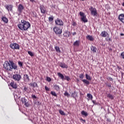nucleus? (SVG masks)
Returning <instances> with one entry per match:
<instances>
[{"instance_id": "obj_1", "label": "nucleus", "mask_w": 124, "mask_h": 124, "mask_svg": "<svg viewBox=\"0 0 124 124\" xmlns=\"http://www.w3.org/2000/svg\"><path fill=\"white\" fill-rule=\"evenodd\" d=\"M3 67L7 71H12L13 69L14 70H17L18 69L17 64L14 63L12 60L5 61L3 64Z\"/></svg>"}, {"instance_id": "obj_2", "label": "nucleus", "mask_w": 124, "mask_h": 124, "mask_svg": "<svg viewBox=\"0 0 124 124\" xmlns=\"http://www.w3.org/2000/svg\"><path fill=\"white\" fill-rule=\"evenodd\" d=\"M17 27L20 31H28L31 28V23L24 19H22L17 24Z\"/></svg>"}, {"instance_id": "obj_3", "label": "nucleus", "mask_w": 124, "mask_h": 124, "mask_svg": "<svg viewBox=\"0 0 124 124\" xmlns=\"http://www.w3.org/2000/svg\"><path fill=\"white\" fill-rule=\"evenodd\" d=\"M10 47L13 50H19L20 49V45L15 43H12L10 44Z\"/></svg>"}, {"instance_id": "obj_4", "label": "nucleus", "mask_w": 124, "mask_h": 124, "mask_svg": "<svg viewBox=\"0 0 124 124\" xmlns=\"http://www.w3.org/2000/svg\"><path fill=\"white\" fill-rule=\"evenodd\" d=\"M79 15L81 17V21H82V22H84V23L88 22V19H87V17L86 16V15H85V13H84L82 12H80Z\"/></svg>"}, {"instance_id": "obj_5", "label": "nucleus", "mask_w": 124, "mask_h": 124, "mask_svg": "<svg viewBox=\"0 0 124 124\" xmlns=\"http://www.w3.org/2000/svg\"><path fill=\"white\" fill-rule=\"evenodd\" d=\"M12 78L15 81H16V82H19L21 79H22V77H21V75L19 74H16L13 75Z\"/></svg>"}, {"instance_id": "obj_6", "label": "nucleus", "mask_w": 124, "mask_h": 124, "mask_svg": "<svg viewBox=\"0 0 124 124\" xmlns=\"http://www.w3.org/2000/svg\"><path fill=\"white\" fill-rule=\"evenodd\" d=\"M89 10L90 11L91 15H93V16H94L97 15V10H96L95 8H93V7L91 6L89 9Z\"/></svg>"}, {"instance_id": "obj_7", "label": "nucleus", "mask_w": 124, "mask_h": 124, "mask_svg": "<svg viewBox=\"0 0 124 124\" xmlns=\"http://www.w3.org/2000/svg\"><path fill=\"white\" fill-rule=\"evenodd\" d=\"M53 31L56 34H61L62 33V29L59 27H55L53 28Z\"/></svg>"}, {"instance_id": "obj_8", "label": "nucleus", "mask_w": 124, "mask_h": 124, "mask_svg": "<svg viewBox=\"0 0 124 124\" xmlns=\"http://www.w3.org/2000/svg\"><path fill=\"white\" fill-rule=\"evenodd\" d=\"M21 101L22 102L23 104H24L25 106L26 107H29L30 106V104L28 102V100H26L25 98H22L21 99Z\"/></svg>"}, {"instance_id": "obj_9", "label": "nucleus", "mask_w": 124, "mask_h": 124, "mask_svg": "<svg viewBox=\"0 0 124 124\" xmlns=\"http://www.w3.org/2000/svg\"><path fill=\"white\" fill-rule=\"evenodd\" d=\"M4 7L8 11V12L10 11L12 12L13 9V5L12 4L6 5Z\"/></svg>"}, {"instance_id": "obj_10", "label": "nucleus", "mask_w": 124, "mask_h": 124, "mask_svg": "<svg viewBox=\"0 0 124 124\" xmlns=\"http://www.w3.org/2000/svg\"><path fill=\"white\" fill-rule=\"evenodd\" d=\"M55 23L58 26H63V21L59 18H57L55 20Z\"/></svg>"}, {"instance_id": "obj_11", "label": "nucleus", "mask_w": 124, "mask_h": 124, "mask_svg": "<svg viewBox=\"0 0 124 124\" xmlns=\"http://www.w3.org/2000/svg\"><path fill=\"white\" fill-rule=\"evenodd\" d=\"M23 10H24V6L23 5L20 4L17 7V11L18 13H22L23 12Z\"/></svg>"}, {"instance_id": "obj_12", "label": "nucleus", "mask_w": 124, "mask_h": 124, "mask_svg": "<svg viewBox=\"0 0 124 124\" xmlns=\"http://www.w3.org/2000/svg\"><path fill=\"white\" fill-rule=\"evenodd\" d=\"M118 20L122 22V24L124 25V14H121L118 16Z\"/></svg>"}, {"instance_id": "obj_13", "label": "nucleus", "mask_w": 124, "mask_h": 124, "mask_svg": "<svg viewBox=\"0 0 124 124\" xmlns=\"http://www.w3.org/2000/svg\"><path fill=\"white\" fill-rule=\"evenodd\" d=\"M23 81L24 82H30V77L27 74H25L23 76Z\"/></svg>"}, {"instance_id": "obj_14", "label": "nucleus", "mask_w": 124, "mask_h": 124, "mask_svg": "<svg viewBox=\"0 0 124 124\" xmlns=\"http://www.w3.org/2000/svg\"><path fill=\"white\" fill-rule=\"evenodd\" d=\"M10 86L13 88V89H17V87L18 86H17V84L14 82V81L12 80V81L10 83Z\"/></svg>"}, {"instance_id": "obj_15", "label": "nucleus", "mask_w": 124, "mask_h": 124, "mask_svg": "<svg viewBox=\"0 0 124 124\" xmlns=\"http://www.w3.org/2000/svg\"><path fill=\"white\" fill-rule=\"evenodd\" d=\"M40 9L41 13H43V14H45V13H46V8L44 5H41L40 6Z\"/></svg>"}, {"instance_id": "obj_16", "label": "nucleus", "mask_w": 124, "mask_h": 124, "mask_svg": "<svg viewBox=\"0 0 124 124\" xmlns=\"http://www.w3.org/2000/svg\"><path fill=\"white\" fill-rule=\"evenodd\" d=\"M63 35L65 37H69V36H70V32L68 31H66L64 32Z\"/></svg>"}, {"instance_id": "obj_17", "label": "nucleus", "mask_w": 124, "mask_h": 124, "mask_svg": "<svg viewBox=\"0 0 124 124\" xmlns=\"http://www.w3.org/2000/svg\"><path fill=\"white\" fill-rule=\"evenodd\" d=\"M107 34H108V33L106 32V31H103L101 33L100 35L102 37H106L107 36Z\"/></svg>"}, {"instance_id": "obj_18", "label": "nucleus", "mask_w": 124, "mask_h": 124, "mask_svg": "<svg viewBox=\"0 0 124 124\" xmlns=\"http://www.w3.org/2000/svg\"><path fill=\"white\" fill-rule=\"evenodd\" d=\"M60 66L62 68H68V66H67V65H66L64 62H61L60 63Z\"/></svg>"}, {"instance_id": "obj_19", "label": "nucleus", "mask_w": 124, "mask_h": 124, "mask_svg": "<svg viewBox=\"0 0 124 124\" xmlns=\"http://www.w3.org/2000/svg\"><path fill=\"white\" fill-rule=\"evenodd\" d=\"M1 20L2 21H3V22H4V23H5V24H7L8 23V19H7V18H6L5 16H2L1 17Z\"/></svg>"}, {"instance_id": "obj_20", "label": "nucleus", "mask_w": 124, "mask_h": 124, "mask_svg": "<svg viewBox=\"0 0 124 124\" xmlns=\"http://www.w3.org/2000/svg\"><path fill=\"white\" fill-rule=\"evenodd\" d=\"M86 38L88 40H90V41H93V40H94V39H93V36H91V35H88L86 36Z\"/></svg>"}, {"instance_id": "obj_21", "label": "nucleus", "mask_w": 124, "mask_h": 124, "mask_svg": "<svg viewBox=\"0 0 124 124\" xmlns=\"http://www.w3.org/2000/svg\"><path fill=\"white\" fill-rule=\"evenodd\" d=\"M53 86L55 90L57 91V92H59V91L61 90V88H60V86L59 85L54 84H53Z\"/></svg>"}, {"instance_id": "obj_22", "label": "nucleus", "mask_w": 124, "mask_h": 124, "mask_svg": "<svg viewBox=\"0 0 124 124\" xmlns=\"http://www.w3.org/2000/svg\"><path fill=\"white\" fill-rule=\"evenodd\" d=\"M87 96L88 97L87 100H93V95L91 93H88L87 95Z\"/></svg>"}, {"instance_id": "obj_23", "label": "nucleus", "mask_w": 124, "mask_h": 124, "mask_svg": "<svg viewBox=\"0 0 124 124\" xmlns=\"http://www.w3.org/2000/svg\"><path fill=\"white\" fill-rule=\"evenodd\" d=\"M74 46H76V47H78L79 45H80V41L79 40H77L76 41L74 44H73Z\"/></svg>"}, {"instance_id": "obj_24", "label": "nucleus", "mask_w": 124, "mask_h": 124, "mask_svg": "<svg viewBox=\"0 0 124 124\" xmlns=\"http://www.w3.org/2000/svg\"><path fill=\"white\" fill-rule=\"evenodd\" d=\"M58 76L61 78L62 80H64V77L63 76V75H62L61 73H57Z\"/></svg>"}, {"instance_id": "obj_25", "label": "nucleus", "mask_w": 124, "mask_h": 124, "mask_svg": "<svg viewBox=\"0 0 124 124\" xmlns=\"http://www.w3.org/2000/svg\"><path fill=\"white\" fill-rule=\"evenodd\" d=\"M81 115H82V116H85V117H87V116H88V115H89L88 112L85 111L84 110H82L81 112Z\"/></svg>"}, {"instance_id": "obj_26", "label": "nucleus", "mask_w": 124, "mask_h": 124, "mask_svg": "<svg viewBox=\"0 0 124 124\" xmlns=\"http://www.w3.org/2000/svg\"><path fill=\"white\" fill-rule=\"evenodd\" d=\"M54 49L56 50V52H57L58 53H61V49H60V47L56 46L54 47Z\"/></svg>"}, {"instance_id": "obj_27", "label": "nucleus", "mask_w": 124, "mask_h": 124, "mask_svg": "<svg viewBox=\"0 0 124 124\" xmlns=\"http://www.w3.org/2000/svg\"><path fill=\"white\" fill-rule=\"evenodd\" d=\"M96 47L95 46H91V50L93 51V53H96Z\"/></svg>"}, {"instance_id": "obj_28", "label": "nucleus", "mask_w": 124, "mask_h": 124, "mask_svg": "<svg viewBox=\"0 0 124 124\" xmlns=\"http://www.w3.org/2000/svg\"><path fill=\"white\" fill-rule=\"evenodd\" d=\"M81 81L86 85H90V81H89V80H87V79H82L81 80Z\"/></svg>"}, {"instance_id": "obj_29", "label": "nucleus", "mask_w": 124, "mask_h": 124, "mask_svg": "<svg viewBox=\"0 0 124 124\" xmlns=\"http://www.w3.org/2000/svg\"><path fill=\"white\" fill-rule=\"evenodd\" d=\"M30 85L31 87H33V88L37 87V83H36V82H33L32 83H31L30 84Z\"/></svg>"}, {"instance_id": "obj_30", "label": "nucleus", "mask_w": 124, "mask_h": 124, "mask_svg": "<svg viewBox=\"0 0 124 124\" xmlns=\"http://www.w3.org/2000/svg\"><path fill=\"white\" fill-rule=\"evenodd\" d=\"M107 97H108V98H110V99H111V100L114 99V96L110 93L107 94Z\"/></svg>"}, {"instance_id": "obj_31", "label": "nucleus", "mask_w": 124, "mask_h": 124, "mask_svg": "<svg viewBox=\"0 0 124 124\" xmlns=\"http://www.w3.org/2000/svg\"><path fill=\"white\" fill-rule=\"evenodd\" d=\"M85 76L87 80H89V81H91L92 80V77L88 75V74H86Z\"/></svg>"}, {"instance_id": "obj_32", "label": "nucleus", "mask_w": 124, "mask_h": 124, "mask_svg": "<svg viewBox=\"0 0 124 124\" xmlns=\"http://www.w3.org/2000/svg\"><path fill=\"white\" fill-rule=\"evenodd\" d=\"M71 96L72 97H73V98H75V97L77 96V93H76L75 92H74L73 93H72Z\"/></svg>"}, {"instance_id": "obj_33", "label": "nucleus", "mask_w": 124, "mask_h": 124, "mask_svg": "<svg viewBox=\"0 0 124 124\" xmlns=\"http://www.w3.org/2000/svg\"><path fill=\"white\" fill-rule=\"evenodd\" d=\"M51 94H52V95H53V96H55L56 97H57V96H58L56 92H55L54 91L51 92Z\"/></svg>"}, {"instance_id": "obj_34", "label": "nucleus", "mask_w": 124, "mask_h": 124, "mask_svg": "<svg viewBox=\"0 0 124 124\" xmlns=\"http://www.w3.org/2000/svg\"><path fill=\"white\" fill-rule=\"evenodd\" d=\"M59 113L61 114L62 116H65V113L62 110H59Z\"/></svg>"}, {"instance_id": "obj_35", "label": "nucleus", "mask_w": 124, "mask_h": 124, "mask_svg": "<svg viewBox=\"0 0 124 124\" xmlns=\"http://www.w3.org/2000/svg\"><path fill=\"white\" fill-rule=\"evenodd\" d=\"M53 20H54V16H53L48 17L49 22H52Z\"/></svg>"}, {"instance_id": "obj_36", "label": "nucleus", "mask_w": 124, "mask_h": 124, "mask_svg": "<svg viewBox=\"0 0 124 124\" xmlns=\"http://www.w3.org/2000/svg\"><path fill=\"white\" fill-rule=\"evenodd\" d=\"M18 64L19 65V67H21L22 68H23V62H22L20 61H19L18 62Z\"/></svg>"}, {"instance_id": "obj_37", "label": "nucleus", "mask_w": 124, "mask_h": 124, "mask_svg": "<svg viewBox=\"0 0 124 124\" xmlns=\"http://www.w3.org/2000/svg\"><path fill=\"white\" fill-rule=\"evenodd\" d=\"M72 25L73 27H76V26H77V22H76L75 20H73Z\"/></svg>"}, {"instance_id": "obj_38", "label": "nucleus", "mask_w": 124, "mask_h": 124, "mask_svg": "<svg viewBox=\"0 0 124 124\" xmlns=\"http://www.w3.org/2000/svg\"><path fill=\"white\" fill-rule=\"evenodd\" d=\"M64 95L65 96H67V97H69V93H67V91H65V93H64Z\"/></svg>"}, {"instance_id": "obj_39", "label": "nucleus", "mask_w": 124, "mask_h": 124, "mask_svg": "<svg viewBox=\"0 0 124 124\" xmlns=\"http://www.w3.org/2000/svg\"><path fill=\"white\" fill-rule=\"evenodd\" d=\"M28 53L31 57H33V53L31 51H28Z\"/></svg>"}, {"instance_id": "obj_40", "label": "nucleus", "mask_w": 124, "mask_h": 124, "mask_svg": "<svg viewBox=\"0 0 124 124\" xmlns=\"http://www.w3.org/2000/svg\"><path fill=\"white\" fill-rule=\"evenodd\" d=\"M79 77L80 79H84V77H85V76L84 75V74H81L79 75Z\"/></svg>"}, {"instance_id": "obj_41", "label": "nucleus", "mask_w": 124, "mask_h": 124, "mask_svg": "<svg viewBox=\"0 0 124 124\" xmlns=\"http://www.w3.org/2000/svg\"><path fill=\"white\" fill-rule=\"evenodd\" d=\"M105 84L106 85V86H108V88H111V87L110 83H109V82H106Z\"/></svg>"}, {"instance_id": "obj_42", "label": "nucleus", "mask_w": 124, "mask_h": 124, "mask_svg": "<svg viewBox=\"0 0 124 124\" xmlns=\"http://www.w3.org/2000/svg\"><path fill=\"white\" fill-rule=\"evenodd\" d=\"M46 81H47V82H51V81H52V79H51V78L50 77H47Z\"/></svg>"}, {"instance_id": "obj_43", "label": "nucleus", "mask_w": 124, "mask_h": 124, "mask_svg": "<svg viewBox=\"0 0 124 124\" xmlns=\"http://www.w3.org/2000/svg\"><path fill=\"white\" fill-rule=\"evenodd\" d=\"M121 57L124 60V52L121 53Z\"/></svg>"}, {"instance_id": "obj_44", "label": "nucleus", "mask_w": 124, "mask_h": 124, "mask_svg": "<svg viewBox=\"0 0 124 124\" xmlns=\"http://www.w3.org/2000/svg\"><path fill=\"white\" fill-rule=\"evenodd\" d=\"M31 98H32V99H34V100L36 99V96H35V95L32 94Z\"/></svg>"}, {"instance_id": "obj_45", "label": "nucleus", "mask_w": 124, "mask_h": 124, "mask_svg": "<svg viewBox=\"0 0 124 124\" xmlns=\"http://www.w3.org/2000/svg\"><path fill=\"white\" fill-rule=\"evenodd\" d=\"M65 79L67 80V81H70V78L68 76H65Z\"/></svg>"}, {"instance_id": "obj_46", "label": "nucleus", "mask_w": 124, "mask_h": 124, "mask_svg": "<svg viewBox=\"0 0 124 124\" xmlns=\"http://www.w3.org/2000/svg\"><path fill=\"white\" fill-rule=\"evenodd\" d=\"M107 79V80H109V81H111V82H113V78L111 77H108Z\"/></svg>"}, {"instance_id": "obj_47", "label": "nucleus", "mask_w": 124, "mask_h": 124, "mask_svg": "<svg viewBox=\"0 0 124 124\" xmlns=\"http://www.w3.org/2000/svg\"><path fill=\"white\" fill-rule=\"evenodd\" d=\"M45 88L46 91H50V88H48L47 86H45Z\"/></svg>"}, {"instance_id": "obj_48", "label": "nucleus", "mask_w": 124, "mask_h": 124, "mask_svg": "<svg viewBox=\"0 0 124 124\" xmlns=\"http://www.w3.org/2000/svg\"><path fill=\"white\" fill-rule=\"evenodd\" d=\"M107 122H109V123H111V119L110 118H107Z\"/></svg>"}, {"instance_id": "obj_49", "label": "nucleus", "mask_w": 124, "mask_h": 124, "mask_svg": "<svg viewBox=\"0 0 124 124\" xmlns=\"http://www.w3.org/2000/svg\"><path fill=\"white\" fill-rule=\"evenodd\" d=\"M27 90H28V87L25 86L24 88V90L25 91V92H27Z\"/></svg>"}, {"instance_id": "obj_50", "label": "nucleus", "mask_w": 124, "mask_h": 124, "mask_svg": "<svg viewBox=\"0 0 124 124\" xmlns=\"http://www.w3.org/2000/svg\"><path fill=\"white\" fill-rule=\"evenodd\" d=\"M80 121H82V122H84V123H86V120L83 119L82 118H80Z\"/></svg>"}, {"instance_id": "obj_51", "label": "nucleus", "mask_w": 124, "mask_h": 124, "mask_svg": "<svg viewBox=\"0 0 124 124\" xmlns=\"http://www.w3.org/2000/svg\"><path fill=\"white\" fill-rule=\"evenodd\" d=\"M76 34H77V33H76V32H74L73 33V35H76Z\"/></svg>"}, {"instance_id": "obj_52", "label": "nucleus", "mask_w": 124, "mask_h": 124, "mask_svg": "<svg viewBox=\"0 0 124 124\" xmlns=\"http://www.w3.org/2000/svg\"><path fill=\"white\" fill-rule=\"evenodd\" d=\"M120 35H121V36H124V34L123 33H121L120 34Z\"/></svg>"}, {"instance_id": "obj_53", "label": "nucleus", "mask_w": 124, "mask_h": 124, "mask_svg": "<svg viewBox=\"0 0 124 124\" xmlns=\"http://www.w3.org/2000/svg\"><path fill=\"white\" fill-rule=\"evenodd\" d=\"M92 102L93 103V104H94V103H95V101H92Z\"/></svg>"}, {"instance_id": "obj_54", "label": "nucleus", "mask_w": 124, "mask_h": 124, "mask_svg": "<svg viewBox=\"0 0 124 124\" xmlns=\"http://www.w3.org/2000/svg\"><path fill=\"white\" fill-rule=\"evenodd\" d=\"M124 76V73H122V77Z\"/></svg>"}, {"instance_id": "obj_55", "label": "nucleus", "mask_w": 124, "mask_h": 124, "mask_svg": "<svg viewBox=\"0 0 124 124\" xmlns=\"http://www.w3.org/2000/svg\"><path fill=\"white\" fill-rule=\"evenodd\" d=\"M31 2H33V0H30Z\"/></svg>"}, {"instance_id": "obj_56", "label": "nucleus", "mask_w": 124, "mask_h": 124, "mask_svg": "<svg viewBox=\"0 0 124 124\" xmlns=\"http://www.w3.org/2000/svg\"><path fill=\"white\" fill-rule=\"evenodd\" d=\"M122 6L124 7V2L122 3Z\"/></svg>"}, {"instance_id": "obj_57", "label": "nucleus", "mask_w": 124, "mask_h": 124, "mask_svg": "<svg viewBox=\"0 0 124 124\" xmlns=\"http://www.w3.org/2000/svg\"><path fill=\"white\" fill-rule=\"evenodd\" d=\"M108 40H109V41H111V39H110V38H109Z\"/></svg>"}, {"instance_id": "obj_58", "label": "nucleus", "mask_w": 124, "mask_h": 124, "mask_svg": "<svg viewBox=\"0 0 124 124\" xmlns=\"http://www.w3.org/2000/svg\"><path fill=\"white\" fill-rule=\"evenodd\" d=\"M83 0V1H84V0Z\"/></svg>"}]
</instances>
